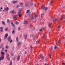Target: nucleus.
Returning a JSON list of instances; mask_svg holds the SVG:
<instances>
[{
    "label": "nucleus",
    "mask_w": 65,
    "mask_h": 65,
    "mask_svg": "<svg viewBox=\"0 0 65 65\" xmlns=\"http://www.w3.org/2000/svg\"><path fill=\"white\" fill-rule=\"evenodd\" d=\"M63 8H65V6H64L63 7Z\"/></svg>",
    "instance_id": "e2e57ef3"
},
{
    "label": "nucleus",
    "mask_w": 65,
    "mask_h": 65,
    "mask_svg": "<svg viewBox=\"0 0 65 65\" xmlns=\"http://www.w3.org/2000/svg\"><path fill=\"white\" fill-rule=\"evenodd\" d=\"M58 42V43H60V40H59Z\"/></svg>",
    "instance_id": "5fc2aeb1"
},
{
    "label": "nucleus",
    "mask_w": 65,
    "mask_h": 65,
    "mask_svg": "<svg viewBox=\"0 0 65 65\" xmlns=\"http://www.w3.org/2000/svg\"><path fill=\"white\" fill-rule=\"evenodd\" d=\"M4 47H3V48L2 49H4Z\"/></svg>",
    "instance_id": "0e129e2a"
},
{
    "label": "nucleus",
    "mask_w": 65,
    "mask_h": 65,
    "mask_svg": "<svg viewBox=\"0 0 65 65\" xmlns=\"http://www.w3.org/2000/svg\"><path fill=\"white\" fill-rule=\"evenodd\" d=\"M1 9H2V7H1Z\"/></svg>",
    "instance_id": "052dcab7"
},
{
    "label": "nucleus",
    "mask_w": 65,
    "mask_h": 65,
    "mask_svg": "<svg viewBox=\"0 0 65 65\" xmlns=\"http://www.w3.org/2000/svg\"><path fill=\"white\" fill-rule=\"evenodd\" d=\"M20 59V55L18 56V57H17V61H19Z\"/></svg>",
    "instance_id": "423d86ee"
},
{
    "label": "nucleus",
    "mask_w": 65,
    "mask_h": 65,
    "mask_svg": "<svg viewBox=\"0 0 65 65\" xmlns=\"http://www.w3.org/2000/svg\"><path fill=\"white\" fill-rule=\"evenodd\" d=\"M6 58L8 60H10V58H9V54H7L6 55Z\"/></svg>",
    "instance_id": "f03ea898"
},
{
    "label": "nucleus",
    "mask_w": 65,
    "mask_h": 65,
    "mask_svg": "<svg viewBox=\"0 0 65 65\" xmlns=\"http://www.w3.org/2000/svg\"><path fill=\"white\" fill-rule=\"evenodd\" d=\"M44 8H45V6L44 5H43L41 7V9L42 10H43L44 9Z\"/></svg>",
    "instance_id": "39448f33"
},
{
    "label": "nucleus",
    "mask_w": 65,
    "mask_h": 65,
    "mask_svg": "<svg viewBox=\"0 0 65 65\" xmlns=\"http://www.w3.org/2000/svg\"><path fill=\"white\" fill-rule=\"evenodd\" d=\"M39 43V40H37L36 42V44H38Z\"/></svg>",
    "instance_id": "2eb2a0df"
},
{
    "label": "nucleus",
    "mask_w": 65,
    "mask_h": 65,
    "mask_svg": "<svg viewBox=\"0 0 65 65\" xmlns=\"http://www.w3.org/2000/svg\"><path fill=\"white\" fill-rule=\"evenodd\" d=\"M51 53H50L49 55V57L50 59H51Z\"/></svg>",
    "instance_id": "58836bf2"
},
{
    "label": "nucleus",
    "mask_w": 65,
    "mask_h": 65,
    "mask_svg": "<svg viewBox=\"0 0 65 65\" xmlns=\"http://www.w3.org/2000/svg\"><path fill=\"white\" fill-rule=\"evenodd\" d=\"M25 54H27V52H25Z\"/></svg>",
    "instance_id": "13d9d810"
},
{
    "label": "nucleus",
    "mask_w": 65,
    "mask_h": 65,
    "mask_svg": "<svg viewBox=\"0 0 65 65\" xmlns=\"http://www.w3.org/2000/svg\"><path fill=\"white\" fill-rule=\"evenodd\" d=\"M11 56H14V54L12 53H11Z\"/></svg>",
    "instance_id": "a19ab883"
},
{
    "label": "nucleus",
    "mask_w": 65,
    "mask_h": 65,
    "mask_svg": "<svg viewBox=\"0 0 65 65\" xmlns=\"http://www.w3.org/2000/svg\"><path fill=\"white\" fill-rule=\"evenodd\" d=\"M54 48H55V49H57V48H58V47L57 46L55 45L54 47Z\"/></svg>",
    "instance_id": "4be33fe9"
},
{
    "label": "nucleus",
    "mask_w": 65,
    "mask_h": 65,
    "mask_svg": "<svg viewBox=\"0 0 65 65\" xmlns=\"http://www.w3.org/2000/svg\"><path fill=\"white\" fill-rule=\"evenodd\" d=\"M48 9V8L47 7H46L45 8V11H47V9Z\"/></svg>",
    "instance_id": "412c9836"
},
{
    "label": "nucleus",
    "mask_w": 65,
    "mask_h": 65,
    "mask_svg": "<svg viewBox=\"0 0 65 65\" xmlns=\"http://www.w3.org/2000/svg\"><path fill=\"white\" fill-rule=\"evenodd\" d=\"M1 38H0V42H1Z\"/></svg>",
    "instance_id": "4d7b16f0"
},
{
    "label": "nucleus",
    "mask_w": 65,
    "mask_h": 65,
    "mask_svg": "<svg viewBox=\"0 0 65 65\" xmlns=\"http://www.w3.org/2000/svg\"><path fill=\"white\" fill-rule=\"evenodd\" d=\"M25 39H26L27 38V35H25Z\"/></svg>",
    "instance_id": "aec40b11"
},
{
    "label": "nucleus",
    "mask_w": 65,
    "mask_h": 65,
    "mask_svg": "<svg viewBox=\"0 0 65 65\" xmlns=\"http://www.w3.org/2000/svg\"><path fill=\"white\" fill-rule=\"evenodd\" d=\"M39 31L40 32H42V31H43V29L42 28H41L40 29Z\"/></svg>",
    "instance_id": "c756f323"
},
{
    "label": "nucleus",
    "mask_w": 65,
    "mask_h": 65,
    "mask_svg": "<svg viewBox=\"0 0 65 65\" xmlns=\"http://www.w3.org/2000/svg\"><path fill=\"white\" fill-rule=\"evenodd\" d=\"M19 4L20 5H23V3H19Z\"/></svg>",
    "instance_id": "c85d7f7f"
},
{
    "label": "nucleus",
    "mask_w": 65,
    "mask_h": 65,
    "mask_svg": "<svg viewBox=\"0 0 65 65\" xmlns=\"http://www.w3.org/2000/svg\"><path fill=\"white\" fill-rule=\"evenodd\" d=\"M7 23H10V21H9V19H8L7 20Z\"/></svg>",
    "instance_id": "f704fd0d"
},
{
    "label": "nucleus",
    "mask_w": 65,
    "mask_h": 65,
    "mask_svg": "<svg viewBox=\"0 0 65 65\" xmlns=\"http://www.w3.org/2000/svg\"><path fill=\"white\" fill-rule=\"evenodd\" d=\"M4 56H2L1 57H0V61H1V60H3L4 59Z\"/></svg>",
    "instance_id": "20e7f679"
},
{
    "label": "nucleus",
    "mask_w": 65,
    "mask_h": 65,
    "mask_svg": "<svg viewBox=\"0 0 65 65\" xmlns=\"http://www.w3.org/2000/svg\"><path fill=\"white\" fill-rule=\"evenodd\" d=\"M30 5L31 6H32V5H33V3H31L30 4Z\"/></svg>",
    "instance_id": "37998d69"
},
{
    "label": "nucleus",
    "mask_w": 65,
    "mask_h": 65,
    "mask_svg": "<svg viewBox=\"0 0 65 65\" xmlns=\"http://www.w3.org/2000/svg\"><path fill=\"white\" fill-rule=\"evenodd\" d=\"M44 14L43 13H42L41 14V15H43Z\"/></svg>",
    "instance_id": "6e6d98bb"
},
{
    "label": "nucleus",
    "mask_w": 65,
    "mask_h": 65,
    "mask_svg": "<svg viewBox=\"0 0 65 65\" xmlns=\"http://www.w3.org/2000/svg\"><path fill=\"white\" fill-rule=\"evenodd\" d=\"M15 24H19V22H18L17 21H16L15 22Z\"/></svg>",
    "instance_id": "c9c22d12"
},
{
    "label": "nucleus",
    "mask_w": 65,
    "mask_h": 65,
    "mask_svg": "<svg viewBox=\"0 0 65 65\" xmlns=\"http://www.w3.org/2000/svg\"><path fill=\"white\" fill-rule=\"evenodd\" d=\"M6 48L7 49L8 48V46L7 45L6 46Z\"/></svg>",
    "instance_id": "79ce46f5"
},
{
    "label": "nucleus",
    "mask_w": 65,
    "mask_h": 65,
    "mask_svg": "<svg viewBox=\"0 0 65 65\" xmlns=\"http://www.w3.org/2000/svg\"><path fill=\"white\" fill-rule=\"evenodd\" d=\"M53 21H56H56H57V19H56L55 18H54L53 19Z\"/></svg>",
    "instance_id": "5701e85b"
},
{
    "label": "nucleus",
    "mask_w": 65,
    "mask_h": 65,
    "mask_svg": "<svg viewBox=\"0 0 65 65\" xmlns=\"http://www.w3.org/2000/svg\"><path fill=\"white\" fill-rule=\"evenodd\" d=\"M29 12H30V10H28L26 11V13H29Z\"/></svg>",
    "instance_id": "bb28decb"
},
{
    "label": "nucleus",
    "mask_w": 65,
    "mask_h": 65,
    "mask_svg": "<svg viewBox=\"0 0 65 65\" xmlns=\"http://www.w3.org/2000/svg\"><path fill=\"white\" fill-rule=\"evenodd\" d=\"M15 31L14 30H13L12 31V34H14V33H15Z\"/></svg>",
    "instance_id": "473e14b6"
},
{
    "label": "nucleus",
    "mask_w": 65,
    "mask_h": 65,
    "mask_svg": "<svg viewBox=\"0 0 65 65\" xmlns=\"http://www.w3.org/2000/svg\"><path fill=\"white\" fill-rule=\"evenodd\" d=\"M7 36H8V34H6L5 35V39H6V38L7 37Z\"/></svg>",
    "instance_id": "4468645a"
},
{
    "label": "nucleus",
    "mask_w": 65,
    "mask_h": 65,
    "mask_svg": "<svg viewBox=\"0 0 65 65\" xmlns=\"http://www.w3.org/2000/svg\"><path fill=\"white\" fill-rule=\"evenodd\" d=\"M12 26H13V27L14 28V27H15V25L14 24H13V23H12Z\"/></svg>",
    "instance_id": "b1692460"
},
{
    "label": "nucleus",
    "mask_w": 65,
    "mask_h": 65,
    "mask_svg": "<svg viewBox=\"0 0 65 65\" xmlns=\"http://www.w3.org/2000/svg\"><path fill=\"white\" fill-rule=\"evenodd\" d=\"M48 26L49 27H50L51 26V23H48Z\"/></svg>",
    "instance_id": "a878e982"
},
{
    "label": "nucleus",
    "mask_w": 65,
    "mask_h": 65,
    "mask_svg": "<svg viewBox=\"0 0 65 65\" xmlns=\"http://www.w3.org/2000/svg\"><path fill=\"white\" fill-rule=\"evenodd\" d=\"M32 48H33L32 47H31V49H32Z\"/></svg>",
    "instance_id": "338daca9"
},
{
    "label": "nucleus",
    "mask_w": 65,
    "mask_h": 65,
    "mask_svg": "<svg viewBox=\"0 0 65 65\" xmlns=\"http://www.w3.org/2000/svg\"><path fill=\"white\" fill-rule=\"evenodd\" d=\"M0 29H1V32H3V27H0Z\"/></svg>",
    "instance_id": "6e6552de"
},
{
    "label": "nucleus",
    "mask_w": 65,
    "mask_h": 65,
    "mask_svg": "<svg viewBox=\"0 0 65 65\" xmlns=\"http://www.w3.org/2000/svg\"><path fill=\"white\" fill-rule=\"evenodd\" d=\"M20 30V27H19V28H18V30Z\"/></svg>",
    "instance_id": "603ef678"
},
{
    "label": "nucleus",
    "mask_w": 65,
    "mask_h": 65,
    "mask_svg": "<svg viewBox=\"0 0 65 65\" xmlns=\"http://www.w3.org/2000/svg\"><path fill=\"white\" fill-rule=\"evenodd\" d=\"M28 24V21L26 20H25L24 21V25H26Z\"/></svg>",
    "instance_id": "0eeeda50"
},
{
    "label": "nucleus",
    "mask_w": 65,
    "mask_h": 65,
    "mask_svg": "<svg viewBox=\"0 0 65 65\" xmlns=\"http://www.w3.org/2000/svg\"><path fill=\"white\" fill-rule=\"evenodd\" d=\"M16 40L17 42H19V39H18V37H16Z\"/></svg>",
    "instance_id": "393cba45"
},
{
    "label": "nucleus",
    "mask_w": 65,
    "mask_h": 65,
    "mask_svg": "<svg viewBox=\"0 0 65 65\" xmlns=\"http://www.w3.org/2000/svg\"><path fill=\"white\" fill-rule=\"evenodd\" d=\"M4 9L6 10V11H8V9H9V8L8 7H7L6 8H4Z\"/></svg>",
    "instance_id": "9d476101"
},
{
    "label": "nucleus",
    "mask_w": 65,
    "mask_h": 65,
    "mask_svg": "<svg viewBox=\"0 0 65 65\" xmlns=\"http://www.w3.org/2000/svg\"><path fill=\"white\" fill-rule=\"evenodd\" d=\"M4 51L5 52H7V50H5Z\"/></svg>",
    "instance_id": "3c124183"
},
{
    "label": "nucleus",
    "mask_w": 65,
    "mask_h": 65,
    "mask_svg": "<svg viewBox=\"0 0 65 65\" xmlns=\"http://www.w3.org/2000/svg\"><path fill=\"white\" fill-rule=\"evenodd\" d=\"M8 40L9 41L10 40H11V37H8Z\"/></svg>",
    "instance_id": "f3484780"
},
{
    "label": "nucleus",
    "mask_w": 65,
    "mask_h": 65,
    "mask_svg": "<svg viewBox=\"0 0 65 65\" xmlns=\"http://www.w3.org/2000/svg\"><path fill=\"white\" fill-rule=\"evenodd\" d=\"M62 65H65V63L64 62H62Z\"/></svg>",
    "instance_id": "49530a36"
},
{
    "label": "nucleus",
    "mask_w": 65,
    "mask_h": 65,
    "mask_svg": "<svg viewBox=\"0 0 65 65\" xmlns=\"http://www.w3.org/2000/svg\"><path fill=\"white\" fill-rule=\"evenodd\" d=\"M60 28H61V27L60 26H58L57 27V28L58 29H60Z\"/></svg>",
    "instance_id": "4c0bfd02"
},
{
    "label": "nucleus",
    "mask_w": 65,
    "mask_h": 65,
    "mask_svg": "<svg viewBox=\"0 0 65 65\" xmlns=\"http://www.w3.org/2000/svg\"><path fill=\"white\" fill-rule=\"evenodd\" d=\"M2 46H3V45L2 44L0 45V48H1V47H2Z\"/></svg>",
    "instance_id": "ea45409f"
},
{
    "label": "nucleus",
    "mask_w": 65,
    "mask_h": 65,
    "mask_svg": "<svg viewBox=\"0 0 65 65\" xmlns=\"http://www.w3.org/2000/svg\"><path fill=\"white\" fill-rule=\"evenodd\" d=\"M32 37H33V40H35V37H36V36H34V35H32Z\"/></svg>",
    "instance_id": "ddd939ff"
},
{
    "label": "nucleus",
    "mask_w": 65,
    "mask_h": 65,
    "mask_svg": "<svg viewBox=\"0 0 65 65\" xmlns=\"http://www.w3.org/2000/svg\"><path fill=\"white\" fill-rule=\"evenodd\" d=\"M53 0H51V2L50 3V4L51 5V4H52V3H53Z\"/></svg>",
    "instance_id": "7c9ffc66"
},
{
    "label": "nucleus",
    "mask_w": 65,
    "mask_h": 65,
    "mask_svg": "<svg viewBox=\"0 0 65 65\" xmlns=\"http://www.w3.org/2000/svg\"><path fill=\"white\" fill-rule=\"evenodd\" d=\"M28 15H29V18H30V13H29Z\"/></svg>",
    "instance_id": "8fccbe9b"
},
{
    "label": "nucleus",
    "mask_w": 65,
    "mask_h": 65,
    "mask_svg": "<svg viewBox=\"0 0 65 65\" xmlns=\"http://www.w3.org/2000/svg\"><path fill=\"white\" fill-rule=\"evenodd\" d=\"M12 42V39L10 41V43H11V42Z\"/></svg>",
    "instance_id": "a18cd8bd"
},
{
    "label": "nucleus",
    "mask_w": 65,
    "mask_h": 65,
    "mask_svg": "<svg viewBox=\"0 0 65 65\" xmlns=\"http://www.w3.org/2000/svg\"><path fill=\"white\" fill-rule=\"evenodd\" d=\"M18 2V1H13V4H15V3H17Z\"/></svg>",
    "instance_id": "6ab92c4d"
},
{
    "label": "nucleus",
    "mask_w": 65,
    "mask_h": 65,
    "mask_svg": "<svg viewBox=\"0 0 65 65\" xmlns=\"http://www.w3.org/2000/svg\"><path fill=\"white\" fill-rule=\"evenodd\" d=\"M35 18H37V14L35 15Z\"/></svg>",
    "instance_id": "c03bdc74"
},
{
    "label": "nucleus",
    "mask_w": 65,
    "mask_h": 65,
    "mask_svg": "<svg viewBox=\"0 0 65 65\" xmlns=\"http://www.w3.org/2000/svg\"><path fill=\"white\" fill-rule=\"evenodd\" d=\"M20 7V5H18L17 6V7Z\"/></svg>",
    "instance_id": "09e8293b"
},
{
    "label": "nucleus",
    "mask_w": 65,
    "mask_h": 65,
    "mask_svg": "<svg viewBox=\"0 0 65 65\" xmlns=\"http://www.w3.org/2000/svg\"><path fill=\"white\" fill-rule=\"evenodd\" d=\"M10 13H15L16 12H14V10H13L10 11Z\"/></svg>",
    "instance_id": "9b49d317"
},
{
    "label": "nucleus",
    "mask_w": 65,
    "mask_h": 65,
    "mask_svg": "<svg viewBox=\"0 0 65 65\" xmlns=\"http://www.w3.org/2000/svg\"><path fill=\"white\" fill-rule=\"evenodd\" d=\"M45 29L46 28V27H45Z\"/></svg>",
    "instance_id": "774afa93"
},
{
    "label": "nucleus",
    "mask_w": 65,
    "mask_h": 65,
    "mask_svg": "<svg viewBox=\"0 0 65 65\" xmlns=\"http://www.w3.org/2000/svg\"><path fill=\"white\" fill-rule=\"evenodd\" d=\"M3 11H4H4H5V10H4Z\"/></svg>",
    "instance_id": "69168bd1"
},
{
    "label": "nucleus",
    "mask_w": 65,
    "mask_h": 65,
    "mask_svg": "<svg viewBox=\"0 0 65 65\" xmlns=\"http://www.w3.org/2000/svg\"><path fill=\"white\" fill-rule=\"evenodd\" d=\"M2 23L3 24V25H5V22H4V21H2Z\"/></svg>",
    "instance_id": "2f4dec72"
},
{
    "label": "nucleus",
    "mask_w": 65,
    "mask_h": 65,
    "mask_svg": "<svg viewBox=\"0 0 65 65\" xmlns=\"http://www.w3.org/2000/svg\"><path fill=\"white\" fill-rule=\"evenodd\" d=\"M2 10H1V9H0V11H1Z\"/></svg>",
    "instance_id": "bf43d9fd"
},
{
    "label": "nucleus",
    "mask_w": 65,
    "mask_h": 65,
    "mask_svg": "<svg viewBox=\"0 0 65 65\" xmlns=\"http://www.w3.org/2000/svg\"><path fill=\"white\" fill-rule=\"evenodd\" d=\"M8 29V28H6L5 30V31H7Z\"/></svg>",
    "instance_id": "e433bc0d"
},
{
    "label": "nucleus",
    "mask_w": 65,
    "mask_h": 65,
    "mask_svg": "<svg viewBox=\"0 0 65 65\" xmlns=\"http://www.w3.org/2000/svg\"><path fill=\"white\" fill-rule=\"evenodd\" d=\"M61 55L62 56H64V54L63 53V54H61Z\"/></svg>",
    "instance_id": "864d4df0"
},
{
    "label": "nucleus",
    "mask_w": 65,
    "mask_h": 65,
    "mask_svg": "<svg viewBox=\"0 0 65 65\" xmlns=\"http://www.w3.org/2000/svg\"><path fill=\"white\" fill-rule=\"evenodd\" d=\"M34 19V18L33 17H32L30 19V20L31 21H33V20Z\"/></svg>",
    "instance_id": "72a5a7b5"
},
{
    "label": "nucleus",
    "mask_w": 65,
    "mask_h": 65,
    "mask_svg": "<svg viewBox=\"0 0 65 65\" xmlns=\"http://www.w3.org/2000/svg\"><path fill=\"white\" fill-rule=\"evenodd\" d=\"M22 43V42H18V43H17V44L18 45H20Z\"/></svg>",
    "instance_id": "cd10ccee"
},
{
    "label": "nucleus",
    "mask_w": 65,
    "mask_h": 65,
    "mask_svg": "<svg viewBox=\"0 0 65 65\" xmlns=\"http://www.w3.org/2000/svg\"><path fill=\"white\" fill-rule=\"evenodd\" d=\"M13 19L15 21H16L17 19H18V18H17V16H14L13 17Z\"/></svg>",
    "instance_id": "1a4fd4ad"
},
{
    "label": "nucleus",
    "mask_w": 65,
    "mask_h": 65,
    "mask_svg": "<svg viewBox=\"0 0 65 65\" xmlns=\"http://www.w3.org/2000/svg\"><path fill=\"white\" fill-rule=\"evenodd\" d=\"M21 10H20L18 13V16L19 17H22V15L21 14Z\"/></svg>",
    "instance_id": "f257e3e1"
},
{
    "label": "nucleus",
    "mask_w": 65,
    "mask_h": 65,
    "mask_svg": "<svg viewBox=\"0 0 65 65\" xmlns=\"http://www.w3.org/2000/svg\"><path fill=\"white\" fill-rule=\"evenodd\" d=\"M43 37L44 38L45 37V34H43Z\"/></svg>",
    "instance_id": "de8ad7c7"
},
{
    "label": "nucleus",
    "mask_w": 65,
    "mask_h": 65,
    "mask_svg": "<svg viewBox=\"0 0 65 65\" xmlns=\"http://www.w3.org/2000/svg\"><path fill=\"white\" fill-rule=\"evenodd\" d=\"M25 5L26 7H28L29 6V4L28 3L25 4Z\"/></svg>",
    "instance_id": "a211bd4d"
},
{
    "label": "nucleus",
    "mask_w": 65,
    "mask_h": 65,
    "mask_svg": "<svg viewBox=\"0 0 65 65\" xmlns=\"http://www.w3.org/2000/svg\"><path fill=\"white\" fill-rule=\"evenodd\" d=\"M40 56L42 59H43L44 58V57L41 54H40Z\"/></svg>",
    "instance_id": "f8f14e48"
},
{
    "label": "nucleus",
    "mask_w": 65,
    "mask_h": 65,
    "mask_svg": "<svg viewBox=\"0 0 65 65\" xmlns=\"http://www.w3.org/2000/svg\"><path fill=\"white\" fill-rule=\"evenodd\" d=\"M4 50V49H3L2 51H1V54L2 56H4V52H2V51Z\"/></svg>",
    "instance_id": "7ed1b4c3"
},
{
    "label": "nucleus",
    "mask_w": 65,
    "mask_h": 65,
    "mask_svg": "<svg viewBox=\"0 0 65 65\" xmlns=\"http://www.w3.org/2000/svg\"><path fill=\"white\" fill-rule=\"evenodd\" d=\"M64 19V18H63V17L62 16H61L60 18V20H62Z\"/></svg>",
    "instance_id": "dca6fc26"
},
{
    "label": "nucleus",
    "mask_w": 65,
    "mask_h": 65,
    "mask_svg": "<svg viewBox=\"0 0 65 65\" xmlns=\"http://www.w3.org/2000/svg\"><path fill=\"white\" fill-rule=\"evenodd\" d=\"M36 31H37L38 30V29H36Z\"/></svg>",
    "instance_id": "680f3d73"
}]
</instances>
